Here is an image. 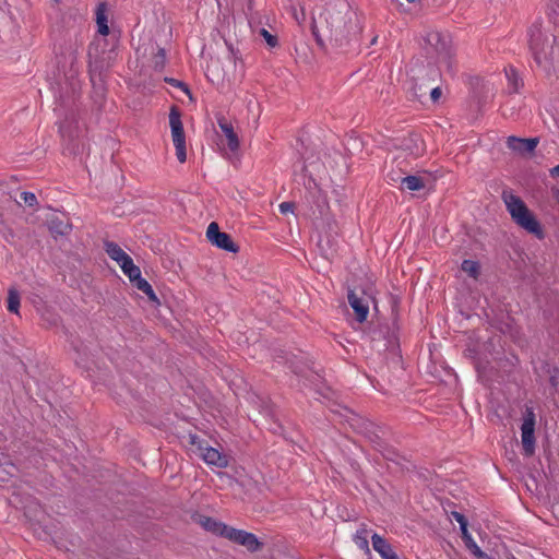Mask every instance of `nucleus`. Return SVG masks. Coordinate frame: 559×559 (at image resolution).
<instances>
[{
	"instance_id": "nucleus-1",
	"label": "nucleus",
	"mask_w": 559,
	"mask_h": 559,
	"mask_svg": "<svg viewBox=\"0 0 559 559\" xmlns=\"http://www.w3.org/2000/svg\"><path fill=\"white\" fill-rule=\"evenodd\" d=\"M502 200L511 218L520 227L539 238L543 237L540 224L520 197L511 191L504 190L502 192Z\"/></svg>"
},
{
	"instance_id": "nucleus-2",
	"label": "nucleus",
	"mask_w": 559,
	"mask_h": 559,
	"mask_svg": "<svg viewBox=\"0 0 559 559\" xmlns=\"http://www.w3.org/2000/svg\"><path fill=\"white\" fill-rule=\"evenodd\" d=\"M322 16L325 20L331 37H334L335 40L346 39L357 31V26L352 23L349 12L342 14L341 11L326 10L320 17Z\"/></svg>"
},
{
	"instance_id": "nucleus-3",
	"label": "nucleus",
	"mask_w": 559,
	"mask_h": 559,
	"mask_svg": "<svg viewBox=\"0 0 559 559\" xmlns=\"http://www.w3.org/2000/svg\"><path fill=\"white\" fill-rule=\"evenodd\" d=\"M169 126L171 140L176 150V157L178 162L182 164L187 160L186 135L181 121V114L176 106L170 108Z\"/></svg>"
},
{
	"instance_id": "nucleus-4",
	"label": "nucleus",
	"mask_w": 559,
	"mask_h": 559,
	"mask_svg": "<svg viewBox=\"0 0 559 559\" xmlns=\"http://www.w3.org/2000/svg\"><path fill=\"white\" fill-rule=\"evenodd\" d=\"M189 443L207 465L218 468H226L228 466V456L221 453L217 449L207 445L199 436L189 435Z\"/></svg>"
},
{
	"instance_id": "nucleus-5",
	"label": "nucleus",
	"mask_w": 559,
	"mask_h": 559,
	"mask_svg": "<svg viewBox=\"0 0 559 559\" xmlns=\"http://www.w3.org/2000/svg\"><path fill=\"white\" fill-rule=\"evenodd\" d=\"M531 49L533 51L536 63L545 70H549L556 58V49L554 47V39H542V35L531 39Z\"/></svg>"
},
{
	"instance_id": "nucleus-6",
	"label": "nucleus",
	"mask_w": 559,
	"mask_h": 559,
	"mask_svg": "<svg viewBox=\"0 0 559 559\" xmlns=\"http://www.w3.org/2000/svg\"><path fill=\"white\" fill-rule=\"evenodd\" d=\"M225 538L236 545L245 547L250 552H257L263 547V543L260 542L253 533L233 526L228 527Z\"/></svg>"
},
{
	"instance_id": "nucleus-7",
	"label": "nucleus",
	"mask_w": 559,
	"mask_h": 559,
	"mask_svg": "<svg viewBox=\"0 0 559 559\" xmlns=\"http://www.w3.org/2000/svg\"><path fill=\"white\" fill-rule=\"evenodd\" d=\"M225 538L236 545L245 547L250 552H257L263 547V543L260 542L253 533L233 526L228 527Z\"/></svg>"
},
{
	"instance_id": "nucleus-8",
	"label": "nucleus",
	"mask_w": 559,
	"mask_h": 559,
	"mask_svg": "<svg viewBox=\"0 0 559 559\" xmlns=\"http://www.w3.org/2000/svg\"><path fill=\"white\" fill-rule=\"evenodd\" d=\"M521 438L524 454L531 456L535 451V414L531 408L526 409L521 426Z\"/></svg>"
},
{
	"instance_id": "nucleus-9",
	"label": "nucleus",
	"mask_w": 559,
	"mask_h": 559,
	"mask_svg": "<svg viewBox=\"0 0 559 559\" xmlns=\"http://www.w3.org/2000/svg\"><path fill=\"white\" fill-rule=\"evenodd\" d=\"M206 237L209 241L219 249L228 252L237 253L239 247L233 241L230 235L219 230L218 224L212 222L206 229Z\"/></svg>"
},
{
	"instance_id": "nucleus-10",
	"label": "nucleus",
	"mask_w": 559,
	"mask_h": 559,
	"mask_svg": "<svg viewBox=\"0 0 559 559\" xmlns=\"http://www.w3.org/2000/svg\"><path fill=\"white\" fill-rule=\"evenodd\" d=\"M347 299L355 312L356 320L360 323L365 322L369 314L370 297L364 290L349 289Z\"/></svg>"
},
{
	"instance_id": "nucleus-11",
	"label": "nucleus",
	"mask_w": 559,
	"mask_h": 559,
	"mask_svg": "<svg viewBox=\"0 0 559 559\" xmlns=\"http://www.w3.org/2000/svg\"><path fill=\"white\" fill-rule=\"evenodd\" d=\"M538 144V139H521L516 136H509L507 139V146L513 152L525 155L531 154L535 151Z\"/></svg>"
},
{
	"instance_id": "nucleus-12",
	"label": "nucleus",
	"mask_w": 559,
	"mask_h": 559,
	"mask_svg": "<svg viewBox=\"0 0 559 559\" xmlns=\"http://www.w3.org/2000/svg\"><path fill=\"white\" fill-rule=\"evenodd\" d=\"M198 524H200L205 531L212 533L215 536L224 537L226 536V532L229 525L221 522L214 518L207 515H198L197 520Z\"/></svg>"
},
{
	"instance_id": "nucleus-13",
	"label": "nucleus",
	"mask_w": 559,
	"mask_h": 559,
	"mask_svg": "<svg viewBox=\"0 0 559 559\" xmlns=\"http://www.w3.org/2000/svg\"><path fill=\"white\" fill-rule=\"evenodd\" d=\"M427 41L436 48L440 57L445 59L449 56L450 41L447 36L441 35L439 32H432L428 34Z\"/></svg>"
},
{
	"instance_id": "nucleus-14",
	"label": "nucleus",
	"mask_w": 559,
	"mask_h": 559,
	"mask_svg": "<svg viewBox=\"0 0 559 559\" xmlns=\"http://www.w3.org/2000/svg\"><path fill=\"white\" fill-rule=\"evenodd\" d=\"M402 146L405 151L408 152L409 155L414 157H419L425 152L424 141L417 133H411L407 138H405L403 140Z\"/></svg>"
},
{
	"instance_id": "nucleus-15",
	"label": "nucleus",
	"mask_w": 559,
	"mask_h": 559,
	"mask_svg": "<svg viewBox=\"0 0 559 559\" xmlns=\"http://www.w3.org/2000/svg\"><path fill=\"white\" fill-rule=\"evenodd\" d=\"M373 549L381 556L382 559H400L393 550L392 546L380 535L373 534L371 536Z\"/></svg>"
},
{
	"instance_id": "nucleus-16",
	"label": "nucleus",
	"mask_w": 559,
	"mask_h": 559,
	"mask_svg": "<svg viewBox=\"0 0 559 559\" xmlns=\"http://www.w3.org/2000/svg\"><path fill=\"white\" fill-rule=\"evenodd\" d=\"M105 251L108 257L120 266L130 255L116 242L105 241Z\"/></svg>"
},
{
	"instance_id": "nucleus-17",
	"label": "nucleus",
	"mask_w": 559,
	"mask_h": 559,
	"mask_svg": "<svg viewBox=\"0 0 559 559\" xmlns=\"http://www.w3.org/2000/svg\"><path fill=\"white\" fill-rule=\"evenodd\" d=\"M107 5L106 3H99L96 9V24H97V32L103 35L107 36L109 34V26H108V19H107Z\"/></svg>"
},
{
	"instance_id": "nucleus-18",
	"label": "nucleus",
	"mask_w": 559,
	"mask_h": 559,
	"mask_svg": "<svg viewBox=\"0 0 559 559\" xmlns=\"http://www.w3.org/2000/svg\"><path fill=\"white\" fill-rule=\"evenodd\" d=\"M506 78L508 80V87L510 92L518 93L520 88L523 86V80L519 75V72L512 66H509L504 69Z\"/></svg>"
},
{
	"instance_id": "nucleus-19",
	"label": "nucleus",
	"mask_w": 559,
	"mask_h": 559,
	"mask_svg": "<svg viewBox=\"0 0 559 559\" xmlns=\"http://www.w3.org/2000/svg\"><path fill=\"white\" fill-rule=\"evenodd\" d=\"M461 535L465 547L473 556H475L477 559H486L488 557L487 554L484 552L480 549V547L476 544V542L474 540L468 531L462 533Z\"/></svg>"
},
{
	"instance_id": "nucleus-20",
	"label": "nucleus",
	"mask_w": 559,
	"mask_h": 559,
	"mask_svg": "<svg viewBox=\"0 0 559 559\" xmlns=\"http://www.w3.org/2000/svg\"><path fill=\"white\" fill-rule=\"evenodd\" d=\"M425 181L423 178L418 176H406L401 178V188L402 190L408 191H419L425 188Z\"/></svg>"
},
{
	"instance_id": "nucleus-21",
	"label": "nucleus",
	"mask_w": 559,
	"mask_h": 559,
	"mask_svg": "<svg viewBox=\"0 0 559 559\" xmlns=\"http://www.w3.org/2000/svg\"><path fill=\"white\" fill-rule=\"evenodd\" d=\"M71 225L68 221L60 219L58 217L49 221V230L55 236H64L69 234Z\"/></svg>"
},
{
	"instance_id": "nucleus-22",
	"label": "nucleus",
	"mask_w": 559,
	"mask_h": 559,
	"mask_svg": "<svg viewBox=\"0 0 559 559\" xmlns=\"http://www.w3.org/2000/svg\"><path fill=\"white\" fill-rule=\"evenodd\" d=\"M219 128L227 139V145L230 148V151L238 150L239 140L237 134L234 132L233 126L227 122H219Z\"/></svg>"
},
{
	"instance_id": "nucleus-23",
	"label": "nucleus",
	"mask_w": 559,
	"mask_h": 559,
	"mask_svg": "<svg viewBox=\"0 0 559 559\" xmlns=\"http://www.w3.org/2000/svg\"><path fill=\"white\" fill-rule=\"evenodd\" d=\"M130 282H132L133 285L139 290H141L143 294H145L150 300L157 301V296L154 293L151 284L146 280L142 278L141 275H139V277H136V278L131 280Z\"/></svg>"
},
{
	"instance_id": "nucleus-24",
	"label": "nucleus",
	"mask_w": 559,
	"mask_h": 559,
	"mask_svg": "<svg viewBox=\"0 0 559 559\" xmlns=\"http://www.w3.org/2000/svg\"><path fill=\"white\" fill-rule=\"evenodd\" d=\"M354 542L359 549L369 551L368 530L366 526H362L356 531L354 535Z\"/></svg>"
},
{
	"instance_id": "nucleus-25",
	"label": "nucleus",
	"mask_w": 559,
	"mask_h": 559,
	"mask_svg": "<svg viewBox=\"0 0 559 559\" xmlns=\"http://www.w3.org/2000/svg\"><path fill=\"white\" fill-rule=\"evenodd\" d=\"M120 269L123 272V274L129 277L130 281L133 278H136V277H139V275H141V271H140L139 266H136L133 263V260L131 257H129L126 261H123V263L120 265Z\"/></svg>"
},
{
	"instance_id": "nucleus-26",
	"label": "nucleus",
	"mask_w": 559,
	"mask_h": 559,
	"mask_svg": "<svg viewBox=\"0 0 559 559\" xmlns=\"http://www.w3.org/2000/svg\"><path fill=\"white\" fill-rule=\"evenodd\" d=\"M8 305L7 308L10 312L19 313L20 308V295L16 289L10 288L8 292Z\"/></svg>"
},
{
	"instance_id": "nucleus-27",
	"label": "nucleus",
	"mask_w": 559,
	"mask_h": 559,
	"mask_svg": "<svg viewBox=\"0 0 559 559\" xmlns=\"http://www.w3.org/2000/svg\"><path fill=\"white\" fill-rule=\"evenodd\" d=\"M461 269L463 272L468 274L473 278H477L479 275V264L473 260H464L462 262Z\"/></svg>"
},
{
	"instance_id": "nucleus-28",
	"label": "nucleus",
	"mask_w": 559,
	"mask_h": 559,
	"mask_svg": "<svg viewBox=\"0 0 559 559\" xmlns=\"http://www.w3.org/2000/svg\"><path fill=\"white\" fill-rule=\"evenodd\" d=\"M259 33H260V36H262L264 38V40L266 41L269 47L274 48L277 46V44H278L277 37L275 35H272L267 29L261 28Z\"/></svg>"
},
{
	"instance_id": "nucleus-29",
	"label": "nucleus",
	"mask_w": 559,
	"mask_h": 559,
	"mask_svg": "<svg viewBox=\"0 0 559 559\" xmlns=\"http://www.w3.org/2000/svg\"><path fill=\"white\" fill-rule=\"evenodd\" d=\"M21 200L28 206H35L37 204V198L33 192L23 191L20 194Z\"/></svg>"
},
{
	"instance_id": "nucleus-30",
	"label": "nucleus",
	"mask_w": 559,
	"mask_h": 559,
	"mask_svg": "<svg viewBox=\"0 0 559 559\" xmlns=\"http://www.w3.org/2000/svg\"><path fill=\"white\" fill-rule=\"evenodd\" d=\"M452 516L455 519V521L460 524L461 534L465 533L467 530V520L466 518L460 513V512H452Z\"/></svg>"
},
{
	"instance_id": "nucleus-31",
	"label": "nucleus",
	"mask_w": 559,
	"mask_h": 559,
	"mask_svg": "<svg viewBox=\"0 0 559 559\" xmlns=\"http://www.w3.org/2000/svg\"><path fill=\"white\" fill-rule=\"evenodd\" d=\"M166 81H167L170 85H173V86H175V87H177V88L181 90L182 92H185V93H187V94L189 93V88H188L187 84H185L183 82L178 81V80H176V79H166Z\"/></svg>"
},
{
	"instance_id": "nucleus-32",
	"label": "nucleus",
	"mask_w": 559,
	"mask_h": 559,
	"mask_svg": "<svg viewBox=\"0 0 559 559\" xmlns=\"http://www.w3.org/2000/svg\"><path fill=\"white\" fill-rule=\"evenodd\" d=\"M165 59H166L165 50L163 48H159L157 55L155 56V66L163 68L164 63H165Z\"/></svg>"
},
{
	"instance_id": "nucleus-33",
	"label": "nucleus",
	"mask_w": 559,
	"mask_h": 559,
	"mask_svg": "<svg viewBox=\"0 0 559 559\" xmlns=\"http://www.w3.org/2000/svg\"><path fill=\"white\" fill-rule=\"evenodd\" d=\"M293 209H294V204L290 203V202H283V203L280 204V211L283 214H286L288 212H293Z\"/></svg>"
},
{
	"instance_id": "nucleus-34",
	"label": "nucleus",
	"mask_w": 559,
	"mask_h": 559,
	"mask_svg": "<svg viewBox=\"0 0 559 559\" xmlns=\"http://www.w3.org/2000/svg\"><path fill=\"white\" fill-rule=\"evenodd\" d=\"M441 88L440 87H435L431 90V93H430V97L432 99V102H437L439 100V98L441 97Z\"/></svg>"
},
{
	"instance_id": "nucleus-35",
	"label": "nucleus",
	"mask_w": 559,
	"mask_h": 559,
	"mask_svg": "<svg viewBox=\"0 0 559 559\" xmlns=\"http://www.w3.org/2000/svg\"><path fill=\"white\" fill-rule=\"evenodd\" d=\"M401 178H402L401 176H395L392 173L388 174V181L390 185L399 183L401 186Z\"/></svg>"
},
{
	"instance_id": "nucleus-36",
	"label": "nucleus",
	"mask_w": 559,
	"mask_h": 559,
	"mask_svg": "<svg viewBox=\"0 0 559 559\" xmlns=\"http://www.w3.org/2000/svg\"><path fill=\"white\" fill-rule=\"evenodd\" d=\"M549 175L551 178L559 179V164L549 170Z\"/></svg>"
},
{
	"instance_id": "nucleus-37",
	"label": "nucleus",
	"mask_w": 559,
	"mask_h": 559,
	"mask_svg": "<svg viewBox=\"0 0 559 559\" xmlns=\"http://www.w3.org/2000/svg\"><path fill=\"white\" fill-rule=\"evenodd\" d=\"M407 1H408V2H411V3H413V2H415L416 0H407Z\"/></svg>"
}]
</instances>
